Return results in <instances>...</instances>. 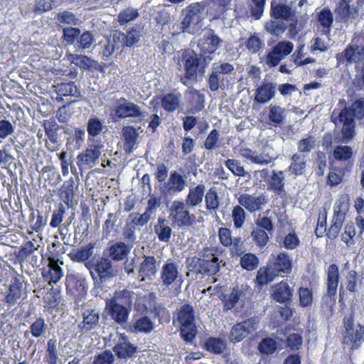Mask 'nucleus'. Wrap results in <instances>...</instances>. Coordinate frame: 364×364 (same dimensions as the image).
<instances>
[{
    "label": "nucleus",
    "instance_id": "obj_57",
    "mask_svg": "<svg viewBox=\"0 0 364 364\" xmlns=\"http://www.w3.org/2000/svg\"><path fill=\"white\" fill-rule=\"evenodd\" d=\"M225 165L235 176H250V173L245 170L239 160L229 159L225 161Z\"/></svg>",
    "mask_w": 364,
    "mask_h": 364
},
{
    "label": "nucleus",
    "instance_id": "obj_23",
    "mask_svg": "<svg viewBox=\"0 0 364 364\" xmlns=\"http://www.w3.org/2000/svg\"><path fill=\"white\" fill-rule=\"evenodd\" d=\"M179 274L178 264L172 259H168L162 266L160 279L162 285L168 287L178 278Z\"/></svg>",
    "mask_w": 364,
    "mask_h": 364
},
{
    "label": "nucleus",
    "instance_id": "obj_48",
    "mask_svg": "<svg viewBox=\"0 0 364 364\" xmlns=\"http://www.w3.org/2000/svg\"><path fill=\"white\" fill-rule=\"evenodd\" d=\"M57 93L63 96L79 97L80 91L74 82H61L56 86Z\"/></svg>",
    "mask_w": 364,
    "mask_h": 364
},
{
    "label": "nucleus",
    "instance_id": "obj_60",
    "mask_svg": "<svg viewBox=\"0 0 364 364\" xmlns=\"http://www.w3.org/2000/svg\"><path fill=\"white\" fill-rule=\"evenodd\" d=\"M240 265L247 271L255 270L259 265V259L255 254L245 253L240 258Z\"/></svg>",
    "mask_w": 364,
    "mask_h": 364
},
{
    "label": "nucleus",
    "instance_id": "obj_19",
    "mask_svg": "<svg viewBox=\"0 0 364 364\" xmlns=\"http://www.w3.org/2000/svg\"><path fill=\"white\" fill-rule=\"evenodd\" d=\"M186 187V181L177 171H171L168 178L160 188L161 193L166 196H173L182 192Z\"/></svg>",
    "mask_w": 364,
    "mask_h": 364
},
{
    "label": "nucleus",
    "instance_id": "obj_33",
    "mask_svg": "<svg viewBox=\"0 0 364 364\" xmlns=\"http://www.w3.org/2000/svg\"><path fill=\"white\" fill-rule=\"evenodd\" d=\"M307 157L304 154H294L291 157L289 172L295 176H301L306 168Z\"/></svg>",
    "mask_w": 364,
    "mask_h": 364
},
{
    "label": "nucleus",
    "instance_id": "obj_3",
    "mask_svg": "<svg viewBox=\"0 0 364 364\" xmlns=\"http://www.w3.org/2000/svg\"><path fill=\"white\" fill-rule=\"evenodd\" d=\"M84 264L90 271L95 287H100L102 284L112 279L117 274L112 261L106 257H102L95 262L91 259Z\"/></svg>",
    "mask_w": 364,
    "mask_h": 364
},
{
    "label": "nucleus",
    "instance_id": "obj_28",
    "mask_svg": "<svg viewBox=\"0 0 364 364\" xmlns=\"http://www.w3.org/2000/svg\"><path fill=\"white\" fill-rule=\"evenodd\" d=\"M224 298V309L230 310L236 306L242 307L246 300V294L244 290L235 287L230 294Z\"/></svg>",
    "mask_w": 364,
    "mask_h": 364
},
{
    "label": "nucleus",
    "instance_id": "obj_37",
    "mask_svg": "<svg viewBox=\"0 0 364 364\" xmlns=\"http://www.w3.org/2000/svg\"><path fill=\"white\" fill-rule=\"evenodd\" d=\"M205 190V187L203 184L191 188L184 203L191 208L200 205L204 197Z\"/></svg>",
    "mask_w": 364,
    "mask_h": 364
},
{
    "label": "nucleus",
    "instance_id": "obj_4",
    "mask_svg": "<svg viewBox=\"0 0 364 364\" xmlns=\"http://www.w3.org/2000/svg\"><path fill=\"white\" fill-rule=\"evenodd\" d=\"M220 264L223 265V259H220L218 255L213 252V250H205L201 258L193 257L188 263V268L191 271H196L198 274L207 276L216 274L220 268Z\"/></svg>",
    "mask_w": 364,
    "mask_h": 364
},
{
    "label": "nucleus",
    "instance_id": "obj_13",
    "mask_svg": "<svg viewBox=\"0 0 364 364\" xmlns=\"http://www.w3.org/2000/svg\"><path fill=\"white\" fill-rule=\"evenodd\" d=\"M292 42L283 40L276 43L268 52L266 58V63L269 67H275L288 56L294 50Z\"/></svg>",
    "mask_w": 364,
    "mask_h": 364
},
{
    "label": "nucleus",
    "instance_id": "obj_25",
    "mask_svg": "<svg viewBox=\"0 0 364 364\" xmlns=\"http://www.w3.org/2000/svg\"><path fill=\"white\" fill-rule=\"evenodd\" d=\"M156 261L153 256H144L139 268V277L141 281L152 280L157 272Z\"/></svg>",
    "mask_w": 364,
    "mask_h": 364
},
{
    "label": "nucleus",
    "instance_id": "obj_64",
    "mask_svg": "<svg viewBox=\"0 0 364 364\" xmlns=\"http://www.w3.org/2000/svg\"><path fill=\"white\" fill-rule=\"evenodd\" d=\"M136 332L149 333L154 329L153 321L146 316L138 318L134 324Z\"/></svg>",
    "mask_w": 364,
    "mask_h": 364
},
{
    "label": "nucleus",
    "instance_id": "obj_58",
    "mask_svg": "<svg viewBox=\"0 0 364 364\" xmlns=\"http://www.w3.org/2000/svg\"><path fill=\"white\" fill-rule=\"evenodd\" d=\"M269 233L263 229L254 228L251 232V236L254 242L259 249H263L269 242Z\"/></svg>",
    "mask_w": 364,
    "mask_h": 364
},
{
    "label": "nucleus",
    "instance_id": "obj_39",
    "mask_svg": "<svg viewBox=\"0 0 364 364\" xmlns=\"http://www.w3.org/2000/svg\"><path fill=\"white\" fill-rule=\"evenodd\" d=\"M338 284V268L336 264H331L328 269L327 294L333 296L337 291Z\"/></svg>",
    "mask_w": 364,
    "mask_h": 364
},
{
    "label": "nucleus",
    "instance_id": "obj_46",
    "mask_svg": "<svg viewBox=\"0 0 364 364\" xmlns=\"http://www.w3.org/2000/svg\"><path fill=\"white\" fill-rule=\"evenodd\" d=\"M95 41L94 34L90 31H85L78 36L75 43V48L77 51L82 52L90 48Z\"/></svg>",
    "mask_w": 364,
    "mask_h": 364
},
{
    "label": "nucleus",
    "instance_id": "obj_62",
    "mask_svg": "<svg viewBox=\"0 0 364 364\" xmlns=\"http://www.w3.org/2000/svg\"><path fill=\"white\" fill-rule=\"evenodd\" d=\"M315 142V138L312 136L299 140L297 143L298 152L296 154H304L307 157L308 154L314 149Z\"/></svg>",
    "mask_w": 364,
    "mask_h": 364
},
{
    "label": "nucleus",
    "instance_id": "obj_49",
    "mask_svg": "<svg viewBox=\"0 0 364 364\" xmlns=\"http://www.w3.org/2000/svg\"><path fill=\"white\" fill-rule=\"evenodd\" d=\"M277 276V273L268 265L266 268H260L257 271L256 281L259 285L264 286L272 282Z\"/></svg>",
    "mask_w": 364,
    "mask_h": 364
},
{
    "label": "nucleus",
    "instance_id": "obj_6",
    "mask_svg": "<svg viewBox=\"0 0 364 364\" xmlns=\"http://www.w3.org/2000/svg\"><path fill=\"white\" fill-rule=\"evenodd\" d=\"M177 321L180 324V334L183 339L191 343L196 335L195 313L189 304L183 305L177 312Z\"/></svg>",
    "mask_w": 364,
    "mask_h": 364
},
{
    "label": "nucleus",
    "instance_id": "obj_14",
    "mask_svg": "<svg viewBox=\"0 0 364 364\" xmlns=\"http://www.w3.org/2000/svg\"><path fill=\"white\" fill-rule=\"evenodd\" d=\"M259 322L260 319L258 316H253L234 325L230 333V341L239 342L243 340L259 328Z\"/></svg>",
    "mask_w": 364,
    "mask_h": 364
},
{
    "label": "nucleus",
    "instance_id": "obj_45",
    "mask_svg": "<svg viewBox=\"0 0 364 364\" xmlns=\"http://www.w3.org/2000/svg\"><path fill=\"white\" fill-rule=\"evenodd\" d=\"M189 93L191 95L190 112L192 114H196L204 107L205 96L195 89H191Z\"/></svg>",
    "mask_w": 364,
    "mask_h": 364
},
{
    "label": "nucleus",
    "instance_id": "obj_22",
    "mask_svg": "<svg viewBox=\"0 0 364 364\" xmlns=\"http://www.w3.org/2000/svg\"><path fill=\"white\" fill-rule=\"evenodd\" d=\"M82 321L77 327L82 334L95 329L99 326L100 312L95 309H87L82 312Z\"/></svg>",
    "mask_w": 364,
    "mask_h": 364
},
{
    "label": "nucleus",
    "instance_id": "obj_1",
    "mask_svg": "<svg viewBox=\"0 0 364 364\" xmlns=\"http://www.w3.org/2000/svg\"><path fill=\"white\" fill-rule=\"evenodd\" d=\"M331 119L341 133L342 141L349 142L355 134V119L364 124V98L358 99L349 107L342 109L338 116H336L334 111Z\"/></svg>",
    "mask_w": 364,
    "mask_h": 364
},
{
    "label": "nucleus",
    "instance_id": "obj_36",
    "mask_svg": "<svg viewBox=\"0 0 364 364\" xmlns=\"http://www.w3.org/2000/svg\"><path fill=\"white\" fill-rule=\"evenodd\" d=\"M264 28L269 34L275 36L277 38H280L287 30V24L283 21L271 18L265 23Z\"/></svg>",
    "mask_w": 364,
    "mask_h": 364
},
{
    "label": "nucleus",
    "instance_id": "obj_2",
    "mask_svg": "<svg viewBox=\"0 0 364 364\" xmlns=\"http://www.w3.org/2000/svg\"><path fill=\"white\" fill-rule=\"evenodd\" d=\"M206 7L207 1H202L192 3L182 10L181 28L183 32L194 35L202 30Z\"/></svg>",
    "mask_w": 364,
    "mask_h": 364
},
{
    "label": "nucleus",
    "instance_id": "obj_51",
    "mask_svg": "<svg viewBox=\"0 0 364 364\" xmlns=\"http://www.w3.org/2000/svg\"><path fill=\"white\" fill-rule=\"evenodd\" d=\"M74 185L73 178H70L65 181L60 188V198L66 205H68L73 200Z\"/></svg>",
    "mask_w": 364,
    "mask_h": 364
},
{
    "label": "nucleus",
    "instance_id": "obj_59",
    "mask_svg": "<svg viewBox=\"0 0 364 364\" xmlns=\"http://www.w3.org/2000/svg\"><path fill=\"white\" fill-rule=\"evenodd\" d=\"M139 14L136 9L129 7L119 12L118 14V22L121 26L126 25L129 22L138 18Z\"/></svg>",
    "mask_w": 364,
    "mask_h": 364
},
{
    "label": "nucleus",
    "instance_id": "obj_54",
    "mask_svg": "<svg viewBox=\"0 0 364 364\" xmlns=\"http://www.w3.org/2000/svg\"><path fill=\"white\" fill-rule=\"evenodd\" d=\"M169 9V6H161L158 8L154 17L158 24L165 26L173 21L174 18L173 16L171 15Z\"/></svg>",
    "mask_w": 364,
    "mask_h": 364
},
{
    "label": "nucleus",
    "instance_id": "obj_30",
    "mask_svg": "<svg viewBox=\"0 0 364 364\" xmlns=\"http://www.w3.org/2000/svg\"><path fill=\"white\" fill-rule=\"evenodd\" d=\"M268 184L269 189L276 195L282 196L286 194L285 176L282 171H272Z\"/></svg>",
    "mask_w": 364,
    "mask_h": 364
},
{
    "label": "nucleus",
    "instance_id": "obj_34",
    "mask_svg": "<svg viewBox=\"0 0 364 364\" xmlns=\"http://www.w3.org/2000/svg\"><path fill=\"white\" fill-rule=\"evenodd\" d=\"M67 56L68 60H70L72 64H74L83 70H87L91 68L96 69L97 67L99 66L97 61L91 59L87 55L69 53Z\"/></svg>",
    "mask_w": 364,
    "mask_h": 364
},
{
    "label": "nucleus",
    "instance_id": "obj_10",
    "mask_svg": "<svg viewBox=\"0 0 364 364\" xmlns=\"http://www.w3.org/2000/svg\"><path fill=\"white\" fill-rule=\"evenodd\" d=\"M338 65L355 64L356 68L364 65V46H358L352 41L345 50L336 54Z\"/></svg>",
    "mask_w": 364,
    "mask_h": 364
},
{
    "label": "nucleus",
    "instance_id": "obj_20",
    "mask_svg": "<svg viewBox=\"0 0 364 364\" xmlns=\"http://www.w3.org/2000/svg\"><path fill=\"white\" fill-rule=\"evenodd\" d=\"M63 261L54 258L48 259V264L42 269V277L50 285L58 283L63 277L64 273L60 264Z\"/></svg>",
    "mask_w": 364,
    "mask_h": 364
},
{
    "label": "nucleus",
    "instance_id": "obj_35",
    "mask_svg": "<svg viewBox=\"0 0 364 364\" xmlns=\"http://www.w3.org/2000/svg\"><path fill=\"white\" fill-rule=\"evenodd\" d=\"M350 0H340L335 9L336 18L341 22H346L350 18H354L356 10L350 6Z\"/></svg>",
    "mask_w": 364,
    "mask_h": 364
},
{
    "label": "nucleus",
    "instance_id": "obj_50",
    "mask_svg": "<svg viewBox=\"0 0 364 364\" xmlns=\"http://www.w3.org/2000/svg\"><path fill=\"white\" fill-rule=\"evenodd\" d=\"M55 19L59 26L69 25L70 26H75L80 23V19L73 13L68 11L59 12L56 15Z\"/></svg>",
    "mask_w": 364,
    "mask_h": 364
},
{
    "label": "nucleus",
    "instance_id": "obj_43",
    "mask_svg": "<svg viewBox=\"0 0 364 364\" xmlns=\"http://www.w3.org/2000/svg\"><path fill=\"white\" fill-rule=\"evenodd\" d=\"M57 345L58 343L56 339L50 338L48 341L43 358L46 364H57L59 359Z\"/></svg>",
    "mask_w": 364,
    "mask_h": 364
},
{
    "label": "nucleus",
    "instance_id": "obj_32",
    "mask_svg": "<svg viewBox=\"0 0 364 364\" xmlns=\"http://www.w3.org/2000/svg\"><path fill=\"white\" fill-rule=\"evenodd\" d=\"M278 276L281 273L289 274L292 269L291 259L284 252L279 253L272 264H269Z\"/></svg>",
    "mask_w": 364,
    "mask_h": 364
},
{
    "label": "nucleus",
    "instance_id": "obj_12",
    "mask_svg": "<svg viewBox=\"0 0 364 364\" xmlns=\"http://www.w3.org/2000/svg\"><path fill=\"white\" fill-rule=\"evenodd\" d=\"M116 120L125 118H144L146 114L136 104L127 100L125 98H120L113 109Z\"/></svg>",
    "mask_w": 364,
    "mask_h": 364
},
{
    "label": "nucleus",
    "instance_id": "obj_61",
    "mask_svg": "<svg viewBox=\"0 0 364 364\" xmlns=\"http://www.w3.org/2000/svg\"><path fill=\"white\" fill-rule=\"evenodd\" d=\"M48 325L43 318H38L33 322L30 327V332L33 337L39 338L43 336L47 332Z\"/></svg>",
    "mask_w": 364,
    "mask_h": 364
},
{
    "label": "nucleus",
    "instance_id": "obj_15",
    "mask_svg": "<svg viewBox=\"0 0 364 364\" xmlns=\"http://www.w3.org/2000/svg\"><path fill=\"white\" fill-rule=\"evenodd\" d=\"M105 311L117 324L124 326L128 321L131 309L112 299L106 301Z\"/></svg>",
    "mask_w": 364,
    "mask_h": 364
},
{
    "label": "nucleus",
    "instance_id": "obj_29",
    "mask_svg": "<svg viewBox=\"0 0 364 364\" xmlns=\"http://www.w3.org/2000/svg\"><path fill=\"white\" fill-rule=\"evenodd\" d=\"M273 299L279 303H285L291 300L294 287H290L287 282L282 281L272 287Z\"/></svg>",
    "mask_w": 364,
    "mask_h": 364
},
{
    "label": "nucleus",
    "instance_id": "obj_53",
    "mask_svg": "<svg viewBox=\"0 0 364 364\" xmlns=\"http://www.w3.org/2000/svg\"><path fill=\"white\" fill-rule=\"evenodd\" d=\"M205 349L215 354H220L226 348L225 342L220 338L210 337L205 343Z\"/></svg>",
    "mask_w": 364,
    "mask_h": 364
},
{
    "label": "nucleus",
    "instance_id": "obj_42",
    "mask_svg": "<svg viewBox=\"0 0 364 364\" xmlns=\"http://www.w3.org/2000/svg\"><path fill=\"white\" fill-rule=\"evenodd\" d=\"M129 252L130 247L122 242H116L108 250L109 257L114 261L123 260Z\"/></svg>",
    "mask_w": 364,
    "mask_h": 364
},
{
    "label": "nucleus",
    "instance_id": "obj_8",
    "mask_svg": "<svg viewBox=\"0 0 364 364\" xmlns=\"http://www.w3.org/2000/svg\"><path fill=\"white\" fill-rule=\"evenodd\" d=\"M190 208L183 200H175L169 208V218L173 225L178 228L191 227L196 223V216L188 210Z\"/></svg>",
    "mask_w": 364,
    "mask_h": 364
},
{
    "label": "nucleus",
    "instance_id": "obj_7",
    "mask_svg": "<svg viewBox=\"0 0 364 364\" xmlns=\"http://www.w3.org/2000/svg\"><path fill=\"white\" fill-rule=\"evenodd\" d=\"M235 71L234 65L225 61L213 63L211 65L207 83L212 92H215L224 86L225 80L232 75Z\"/></svg>",
    "mask_w": 364,
    "mask_h": 364
},
{
    "label": "nucleus",
    "instance_id": "obj_11",
    "mask_svg": "<svg viewBox=\"0 0 364 364\" xmlns=\"http://www.w3.org/2000/svg\"><path fill=\"white\" fill-rule=\"evenodd\" d=\"M343 323L345 328L344 343L353 347H358L364 338V326L359 323L355 326L352 314L345 316Z\"/></svg>",
    "mask_w": 364,
    "mask_h": 364
},
{
    "label": "nucleus",
    "instance_id": "obj_47",
    "mask_svg": "<svg viewBox=\"0 0 364 364\" xmlns=\"http://www.w3.org/2000/svg\"><path fill=\"white\" fill-rule=\"evenodd\" d=\"M22 293V284L18 279H15L9 288L5 300L9 305H14L21 298Z\"/></svg>",
    "mask_w": 364,
    "mask_h": 364
},
{
    "label": "nucleus",
    "instance_id": "obj_55",
    "mask_svg": "<svg viewBox=\"0 0 364 364\" xmlns=\"http://www.w3.org/2000/svg\"><path fill=\"white\" fill-rule=\"evenodd\" d=\"M143 35V27L141 25H136L131 28L126 36V46L131 47L138 43Z\"/></svg>",
    "mask_w": 364,
    "mask_h": 364
},
{
    "label": "nucleus",
    "instance_id": "obj_31",
    "mask_svg": "<svg viewBox=\"0 0 364 364\" xmlns=\"http://www.w3.org/2000/svg\"><path fill=\"white\" fill-rule=\"evenodd\" d=\"M345 218L346 213L341 211L340 207L338 209L335 208L332 223L326 232V235L330 240H334L337 237L343 227Z\"/></svg>",
    "mask_w": 364,
    "mask_h": 364
},
{
    "label": "nucleus",
    "instance_id": "obj_38",
    "mask_svg": "<svg viewBox=\"0 0 364 364\" xmlns=\"http://www.w3.org/2000/svg\"><path fill=\"white\" fill-rule=\"evenodd\" d=\"M94 246L89 244L87 246L73 250L68 256L75 262H87L93 254Z\"/></svg>",
    "mask_w": 364,
    "mask_h": 364
},
{
    "label": "nucleus",
    "instance_id": "obj_27",
    "mask_svg": "<svg viewBox=\"0 0 364 364\" xmlns=\"http://www.w3.org/2000/svg\"><path fill=\"white\" fill-rule=\"evenodd\" d=\"M276 94V84L263 82L255 91L254 100L259 104H265L273 99Z\"/></svg>",
    "mask_w": 364,
    "mask_h": 364
},
{
    "label": "nucleus",
    "instance_id": "obj_41",
    "mask_svg": "<svg viewBox=\"0 0 364 364\" xmlns=\"http://www.w3.org/2000/svg\"><path fill=\"white\" fill-rule=\"evenodd\" d=\"M104 122L97 117H91L87 122V132L88 134V141L92 140L95 137L99 136L105 129Z\"/></svg>",
    "mask_w": 364,
    "mask_h": 364
},
{
    "label": "nucleus",
    "instance_id": "obj_26",
    "mask_svg": "<svg viewBox=\"0 0 364 364\" xmlns=\"http://www.w3.org/2000/svg\"><path fill=\"white\" fill-rule=\"evenodd\" d=\"M139 131L142 132L140 127L137 129L133 126H126L122 129V137L124 139V149L126 154H131L136 144L139 137Z\"/></svg>",
    "mask_w": 364,
    "mask_h": 364
},
{
    "label": "nucleus",
    "instance_id": "obj_5",
    "mask_svg": "<svg viewBox=\"0 0 364 364\" xmlns=\"http://www.w3.org/2000/svg\"><path fill=\"white\" fill-rule=\"evenodd\" d=\"M213 60V56L203 55L198 50L193 51L184 62L185 77L193 81H197L198 78H202L208 64Z\"/></svg>",
    "mask_w": 364,
    "mask_h": 364
},
{
    "label": "nucleus",
    "instance_id": "obj_9",
    "mask_svg": "<svg viewBox=\"0 0 364 364\" xmlns=\"http://www.w3.org/2000/svg\"><path fill=\"white\" fill-rule=\"evenodd\" d=\"M224 42L223 38L210 28L198 39L196 50L203 55L212 56L223 47Z\"/></svg>",
    "mask_w": 364,
    "mask_h": 364
},
{
    "label": "nucleus",
    "instance_id": "obj_44",
    "mask_svg": "<svg viewBox=\"0 0 364 364\" xmlns=\"http://www.w3.org/2000/svg\"><path fill=\"white\" fill-rule=\"evenodd\" d=\"M181 95L180 93H168L161 98V106L167 112L177 109L180 105Z\"/></svg>",
    "mask_w": 364,
    "mask_h": 364
},
{
    "label": "nucleus",
    "instance_id": "obj_18",
    "mask_svg": "<svg viewBox=\"0 0 364 364\" xmlns=\"http://www.w3.org/2000/svg\"><path fill=\"white\" fill-rule=\"evenodd\" d=\"M237 202L250 213H255L262 209L267 203V198L264 193L259 196L242 193L238 197Z\"/></svg>",
    "mask_w": 364,
    "mask_h": 364
},
{
    "label": "nucleus",
    "instance_id": "obj_52",
    "mask_svg": "<svg viewBox=\"0 0 364 364\" xmlns=\"http://www.w3.org/2000/svg\"><path fill=\"white\" fill-rule=\"evenodd\" d=\"M268 117L274 126L282 124L285 119V109L278 105H271Z\"/></svg>",
    "mask_w": 364,
    "mask_h": 364
},
{
    "label": "nucleus",
    "instance_id": "obj_24",
    "mask_svg": "<svg viewBox=\"0 0 364 364\" xmlns=\"http://www.w3.org/2000/svg\"><path fill=\"white\" fill-rule=\"evenodd\" d=\"M136 349L137 347L132 344L125 336H121L112 348L113 352L119 359L132 358L136 353Z\"/></svg>",
    "mask_w": 364,
    "mask_h": 364
},
{
    "label": "nucleus",
    "instance_id": "obj_40",
    "mask_svg": "<svg viewBox=\"0 0 364 364\" xmlns=\"http://www.w3.org/2000/svg\"><path fill=\"white\" fill-rule=\"evenodd\" d=\"M154 232L159 241L166 243L170 242L172 229L166 224V221L164 218H158L157 223L154 225Z\"/></svg>",
    "mask_w": 364,
    "mask_h": 364
},
{
    "label": "nucleus",
    "instance_id": "obj_17",
    "mask_svg": "<svg viewBox=\"0 0 364 364\" xmlns=\"http://www.w3.org/2000/svg\"><path fill=\"white\" fill-rule=\"evenodd\" d=\"M269 15L271 18H274L285 23L294 19L297 16L296 11L291 5L285 4L284 0H272Z\"/></svg>",
    "mask_w": 364,
    "mask_h": 364
},
{
    "label": "nucleus",
    "instance_id": "obj_16",
    "mask_svg": "<svg viewBox=\"0 0 364 364\" xmlns=\"http://www.w3.org/2000/svg\"><path fill=\"white\" fill-rule=\"evenodd\" d=\"M101 146L94 144L85 149L77 156V165L80 171L90 169L99 164Z\"/></svg>",
    "mask_w": 364,
    "mask_h": 364
},
{
    "label": "nucleus",
    "instance_id": "obj_56",
    "mask_svg": "<svg viewBox=\"0 0 364 364\" xmlns=\"http://www.w3.org/2000/svg\"><path fill=\"white\" fill-rule=\"evenodd\" d=\"M204 197L206 209L209 211H215L220 205L219 197L215 188H210Z\"/></svg>",
    "mask_w": 364,
    "mask_h": 364
},
{
    "label": "nucleus",
    "instance_id": "obj_21",
    "mask_svg": "<svg viewBox=\"0 0 364 364\" xmlns=\"http://www.w3.org/2000/svg\"><path fill=\"white\" fill-rule=\"evenodd\" d=\"M240 153L247 161L260 166H267L274 163L276 159V157L271 156L266 149L259 153L250 148H242L240 149Z\"/></svg>",
    "mask_w": 364,
    "mask_h": 364
},
{
    "label": "nucleus",
    "instance_id": "obj_63",
    "mask_svg": "<svg viewBox=\"0 0 364 364\" xmlns=\"http://www.w3.org/2000/svg\"><path fill=\"white\" fill-rule=\"evenodd\" d=\"M246 213L244 208L239 205H235L232 210V218L234 226L236 228H240L245 223L246 219Z\"/></svg>",
    "mask_w": 364,
    "mask_h": 364
}]
</instances>
